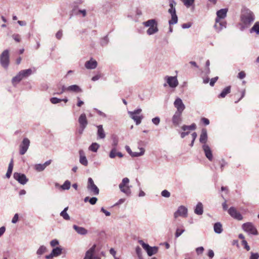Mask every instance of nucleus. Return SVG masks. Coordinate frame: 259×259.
<instances>
[{
  "label": "nucleus",
  "instance_id": "1",
  "mask_svg": "<svg viewBox=\"0 0 259 259\" xmlns=\"http://www.w3.org/2000/svg\"><path fill=\"white\" fill-rule=\"evenodd\" d=\"M255 19V15L250 10L247 8H244L242 10L240 21L243 28H248Z\"/></svg>",
  "mask_w": 259,
  "mask_h": 259
},
{
  "label": "nucleus",
  "instance_id": "2",
  "mask_svg": "<svg viewBox=\"0 0 259 259\" xmlns=\"http://www.w3.org/2000/svg\"><path fill=\"white\" fill-rule=\"evenodd\" d=\"M33 72V71L32 69L31 68L21 70L15 76L12 78V82L13 84L15 85L23 78L27 77L31 75Z\"/></svg>",
  "mask_w": 259,
  "mask_h": 259
},
{
  "label": "nucleus",
  "instance_id": "3",
  "mask_svg": "<svg viewBox=\"0 0 259 259\" xmlns=\"http://www.w3.org/2000/svg\"><path fill=\"white\" fill-rule=\"evenodd\" d=\"M170 8L168 12L171 15V19L168 21L170 25L176 24L178 22V16L176 14V3L174 0H168Z\"/></svg>",
  "mask_w": 259,
  "mask_h": 259
},
{
  "label": "nucleus",
  "instance_id": "4",
  "mask_svg": "<svg viewBox=\"0 0 259 259\" xmlns=\"http://www.w3.org/2000/svg\"><path fill=\"white\" fill-rule=\"evenodd\" d=\"M143 25L147 27H149L147 30V33L149 35L154 34L158 32V28L157 23L155 19L148 20L143 23Z\"/></svg>",
  "mask_w": 259,
  "mask_h": 259
},
{
  "label": "nucleus",
  "instance_id": "5",
  "mask_svg": "<svg viewBox=\"0 0 259 259\" xmlns=\"http://www.w3.org/2000/svg\"><path fill=\"white\" fill-rule=\"evenodd\" d=\"M130 180L127 178H124L122 180L121 182L119 185V188L120 190L124 193L127 196H130L131 195V188L132 186L129 185Z\"/></svg>",
  "mask_w": 259,
  "mask_h": 259
},
{
  "label": "nucleus",
  "instance_id": "6",
  "mask_svg": "<svg viewBox=\"0 0 259 259\" xmlns=\"http://www.w3.org/2000/svg\"><path fill=\"white\" fill-rule=\"evenodd\" d=\"M142 112L141 109H137L134 111H128V113L132 119H133L136 122L137 125L141 123L143 116L142 115H140Z\"/></svg>",
  "mask_w": 259,
  "mask_h": 259
},
{
  "label": "nucleus",
  "instance_id": "7",
  "mask_svg": "<svg viewBox=\"0 0 259 259\" xmlns=\"http://www.w3.org/2000/svg\"><path fill=\"white\" fill-rule=\"evenodd\" d=\"M139 243L142 245L143 248L146 251L148 255L150 256L156 254L158 251V247H151L148 244L145 243L143 240H139Z\"/></svg>",
  "mask_w": 259,
  "mask_h": 259
},
{
  "label": "nucleus",
  "instance_id": "8",
  "mask_svg": "<svg viewBox=\"0 0 259 259\" xmlns=\"http://www.w3.org/2000/svg\"><path fill=\"white\" fill-rule=\"evenodd\" d=\"M242 229L248 234L257 235L258 232L253 224L251 223L248 222L244 223L242 226Z\"/></svg>",
  "mask_w": 259,
  "mask_h": 259
},
{
  "label": "nucleus",
  "instance_id": "9",
  "mask_svg": "<svg viewBox=\"0 0 259 259\" xmlns=\"http://www.w3.org/2000/svg\"><path fill=\"white\" fill-rule=\"evenodd\" d=\"M87 189L92 195H98L99 193V189L94 184L93 180L89 178L88 180Z\"/></svg>",
  "mask_w": 259,
  "mask_h": 259
},
{
  "label": "nucleus",
  "instance_id": "10",
  "mask_svg": "<svg viewBox=\"0 0 259 259\" xmlns=\"http://www.w3.org/2000/svg\"><path fill=\"white\" fill-rule=\"evenodd\" d=\"M0 62L1 65L7 68L9 65V52L8 50L3 52L0 56Z\"/></svg>",
  "mask_w": 259,
  "mask_h": 259
},
{
  "label": "nucleus",
  "instance_id": "11",
  "mask_svg": "<svg viewBox=\"0 0 259 259\" xmlns=\"http://www.w3.org/2000/svg\"><path fill=\"white\" fill-rule=\"evenodd\" d=\"M30 145V140L25 138L23 139L21 144L20 145L19 153L21 155H24L27 151Z\"/></svg>",
  "mask_w": 259,
  "mask_h": 259
},
{
  "label": "nucleus",
  "instance_id": "12",
  "mask_svg": "<svg viewBox=\"0 0 259 259\" xmlns=\"http://www.w3.org/2000/svg\"><path fill=\"white\" fill-rule=\"evenodd\" d=\"M187 208L185 206L181 205L178 207L177 210L174 213V216L176 219L179 217L186 218L187 217Z\"/></svg>",
  "mask_w": 259,
  "mask_h": 259
},
{
  "label": "nucleus",
  "instance_id": "13",
  "mask_svg": "<svg viewBox=\"0 0 259 259\" xmlns=\"http://www.w3.org/2000/svg\"><path fill=\"white\" fill-rule=\"evenodd\" d=\"M228 213L234 219L241 221L243 219L241 214L234 207H231L228 210Z\"/></svg>",
  "mask_w": 259,
  "mask_h": 259
},
{
  "label": "nucleus",
  "instance_id": "14",
  "mask_svg": "<svg viewBox=\"0 0 259 259\" xmlns=\"http://www.w3.org/2000/svg\"><path fill=\"white\" fill-rule=\"evenodd\" d=\"M174 106L176 108H177V111L176 112H179L181 113L183 112L185 108V106L184 104L183 103L182 100L180 98H177L174 103Z\"/></svg>",
  "mask_w": 259,
  "mask_h": 259
},
{
  "label": "nucleus",
  "instance_id": "15",
  "mask_svg": "<svg viewBox=\"0 0 259 259\" xmlns=\"http://www.w3.org/2000/svg\"><path fill=\"white\" fill-rule=\"evenodd\" d=\"M165 80L166 81L168 85L171 88H175L179 84V82L176 76H166L165 77Z\"/></svg>",
  "mask_w": 259,
  "mask_h": 259
},
{
  "label": "nucleus",
  "instance_id": "16",
  "mask_svg": "<svg viewBox=\"0 0 259 259\" xmlns=\"http://www.w3.org/2000/svg\"><path fill=\"white\" fill-rule=\"evenodd\" d=\"M226 22L219 19H215L214 28L217 32H220L223 29L226 28Z\"/></svg>",
  "mask_w": 259,
  "mask_h": 259
},
{
  "label": "nucleus",
  "instance_id": "17",
  "mask_svg": "<svg viewBox=\"0 0 259 259\" xmlns=\"http://www.w3.org/2000/svg\"><path fill=\"white\" fill-rule=\"evenodd\" d=\"M13 177L16 180L22 185H25L28 181V179L23 174L15 172Z\"/></svg>",
  "mask_w": 259,
  "mask_h": 259
},
{
  "label": "nucleus",
  "instance_id": "18",
  "mask_svg": "<svg viewBox=\"0 0 259 259\" xmlns=\"http://www.w3.org/2000/svg\"><path fill=\"white\" fill-rule=\"evenodd\" d=\"M202 149L204 152L206 158L210 161H212L213 156L212 151L210 147L208 145H203L202 146Z\"/></svg>",
  "mask_w": 259,
  "mask_h": 259
},
{
  "label": "nucleus",
  "instance_id": "19",
  "mask_svg": "<svg viewBox=\"0 0 259 259\" xmlns=\"http://www.w3.org/2000/svg\"><path fill=\"white\" fill-rule=\"evenodd\" d=\"M182 114L181 113L175 112L172 117V122L175 126H178L182 122Z\"/></svg>",
  "mask_w": 259,
  "mask_h": 259
},
{
  "label": "nucleus",
  "instance_id": "20",
  "mask_svg": "<svg viewBox=\"0 0 259 259\" xmlns=\"http://www.w3.org/2000/svg\"><path fill=\"white\" fill-rule=\"evenodd\" d=\"M95 247V245H93L86 252L84 259H96L97 257L94 255Z\"/></svg>",
  "mask_w": 259,
  "mask_h": 259
},
{
  "label": "nucleus",
  "instance_id": "21",
  "mask_svg": "<svg viewBox=\"0 0 259 259\" xmlns=\"http://www.w3.org/2000/svg\"><path fill=\"white\" fill-rule=\"evenodd\" d=\"M97 139H104L106 137V134L103 129L102 125H97Z\"/></svg>",
  "mask_w": 259,
  "mask_h": 259
},
{
  "label": "nucleus",
  "instance_id": "22",
  "mask_svg": "<svg viewBox=\"0 0 259 259\" xmlns=\"http://www.w3.org/2000/svg\"><path fill=\"white\" fill-rule=\"evenodd\" d=\"M97 62L96 60L91 59L85 63L84 66L88 69H94L97 67Z\"/></svg>",
  "mask_w": 259,
  "mask_h": 259
},
{
  "label": "nucleus",
  "instance_id": "23",
  "mask_svg": "<svg viewBox=\"0 0 259 259\" xmlns=\"http://www.w3.org/2000/svg\"><path fill=\"white\" fill-rule=\"evenodd\" d=\"M199 141L203 145H207V131L205 128H203L201 130V133L200 136Z\"/></svg>",
  "mask_w": 259,
  "mask_h": 259
},
{
  "label": "nucleus",
  "instance_id": "24",
  "mask_svg": "<svg viewBox=\"0 0 259 259\" xmlns=\"http://www.w3.org/2000/svg\"><path fill=\"white\" fill-rule=\"evenodd\" d=\"M78 122L80 126L87 127L88 122L85 113L80 114L78 118Z\"/></svg>",
  "mask_w": 259,
  "mask_h": 259
},
{
  "label": "nucleus",
  "instance_id": "25",
  "mask_svg": "<svg viewBox=\"0 0 259 259\" xmlns=\"http://www.w3.org/2000/svg\"><path fill=\"white\" fill-rule=\"evenodd\" d=\"M227 9H222L218 11L217 12V17L216 19H219V20L224 19L227 16Z\"/></svg>",
  "mask_w": 259,
  "mask_h": 259
},
{
  "label": "nucleus",
  "instance_id": "26",
  "mask_svg": "<svg viewBox=\"0 0 259 259\" xmlns=\"http://www.w3.org/2000/svg\"><path fill=\"white\" fill-rule=\"evenodd\" d=\"M73 228L78 234L84 235L88 233V230L83 227H79L76 225H74L73 226Z\"/></svg>",
  "mask_w": 259,
  "mask_h": 259
},
{
  "label": "nucleus",
  "instance_id": "27",
  "mask_svg": "<svg viewBox=\"0 0 259 259\" xmlns=\"http://www.w3.org/2000/svg\"><path fill=\"white\" fill-rule=\"evenodd\" d=\"M194 212L197 215H201L203 213V207L201 202H198L194 209Z\"/></svg>",
  "mask_w": 259,
  "mask_h": 259
},
{
  "label": "nucleus",
  "instance_id": "28",
  "mask_svg": "<svg viewBox=\"0 0 259 259\" xmlns=\"http://www.w3.org/2000/svg\"><path fill=\"white\" fill-rule=\"evenodd\" d=\"M79 162L80 163L84 165L87 166L88 164V160L85 157V156L84 155L83 152L82 150H80L79 151Z\"/></svg>",
  "mask_w": 259,
  "mask_h": 259
},
{
  "label": "nucleus",
  "instance_id": "29",
  "mask_svg": "<svg viewBox=\"0 0 259 259\" xmlns=\"http://www.w3.org/2000/svg\"><path fill=\"white\" fill-rule=\"evenodd\" d=\"M68 92L80 93L82 92L81 88L77 85H71L67 87Z\"/></svg>",
  "mask_w": 259,
  "mask_h": 259
},
{
  "label": "nucleus",
  "instance_id": "30",
  "mask_svg": "<svg viewBox=\"0 0 259 259\" xmlns=\"http://www.w3.org/2000/svg\"><path fill=\"white\" fill-rule=\"evenodd\" d=\"M231 92V86H228L224 88L220 95L218 96L219 98H224L227 95Z\"/></svg>",
  "mask_w": 259,
  "mask_h": 259
},
{
  "label": "nucleus",
  "instance_id": "31",
  "mask_svg": "<svg viewBox=\"0 0 259 259\" xmlns=\"http://www.w3.org/2000/svg\"><path fill=\"white\" fill-rule=\"evenodd\" d=\"M213 230L215 233L221 234L223 232V227L221 223L218 222L214 224Z\"/></svg>",
  "mask_w": 259,
  "mask_h": 259
},
{
  "label": "nucleus",
  "instance_id": "32",
  "mask_svg": "<svg viewBox=\"0 0 259 259\" xmlns=\"http://www.w3.org/2000/svg\"><path fill=\"white\" fill-rule=\"evenodd\" d=\"M63 248L61 247H56L52 250V254L54 256H58L61 254Z\"/></svg>",
  "mask_w": 259,
  "mask_h": 259
},
{
  "label": "nucleus",
  "instance_id": "33",
  "mask_svg": "<svg viewBox=\"0 0 259 259\" xmlns=\"http://www.w3.org/2000/svg\"><path fill=\"white\" fill-rule=\"evenodd\" d=\"M68 209V207H65L61 212L60 215L65 220L68 221L70 219V217L69 214L67 213V211Z\"/></svg>",
  "mask_w": 259,
  "mask_h": 259
},
{
  "label": "nucleus",
  "instance_id": "34",
  "mask_svg": "<svg viewBox=\"0 0 259 259\" xmlns=\"http://www.w3.org/2000/svg\"><path fill=\"white\" fill-rule=\"evenodd\" d=\"M47 251V247L44 245H41L36 251V254L40 257Z\"/></svg>",
  "mask_w": 259,
  "mask_h": 259
},
{
  "label": "nucleus",
  "instance_id": "35",
  "mask_svg": "<svg viewBox=\"0 0 259 259\" xmlns=\"http://www.w3.org/2000/svg\"><path fill=\"white\" fill-rule=\"evenodd\" d=\"M250 32H255L256 34H259V21L256 22L252 28L250 29Z\"/></svg>",
  "mask_w": 259,
  "mask_h": 259
},
{
  "label": "nucleus",
  "instance_id": "36",
  "mask_svg": "<svg viewBox=\"0 0 259 259\" xmlns=\"http://www.w3.org/2000/svg\"><path fill=\"white\" fill-rule=\"evenodd\" d=\"M13 168V160L11 159L8 166V170L6 173V176L7 178H9L12 174Z\"/></svg>",
  "mask_w": 259,
  "mask_h": 259
},
{
  "label": "nucleus",
  "instance_id": "37",
  "mask_svg": "<svg viewBox=\"0 0 259 259\" xmlns=\"http://www.w3.org/2000/svg\"><path fill=\"white\" fill-rule=\"evenodd\" d=\"M100 148V145L97 143H93L89 147V150L93 152H97L99 148Z\"/></svg>",
  "mask_w": 259,
  "mask_h": 259
},
{
  "label": "nucleus",
  "instance_id": "38",
  "mask_svg": "<svg viewBox=\"0 0 259 259\" xmlns=\"http://www.w3.org/2000/svg\"><path fill=\"white\" fill-rule=\"evenodd\" d=\"M196 128V125L195 123H192L190 125H184L182 126V129L184 131L187 130H195Z\"/></svg>",
  "mask_w": 259,
  "mask_h": 259
},
{
  "label": "nucleus",
  "instance_id": "39",
  "mask_svg": "<svg viewBox=\"0 0 259 259\" xmlns=\"http://www.w3.org/2000/svg\"><path fill=\"white\" fill-rule=\"evenodd\" d=\"M140 152H133V153L131 155L133 157H139L141 156H142L145 153V149L143 148H140Z\"/></svg>",
  "mask_w": 259,
  "mask_h": 259
},
{
  "label": "nucleus",
  "instance_id": "40",
  "mask_svg": "<svg viewBox=\"0 0 259 259\" xmlns=\"http://www.w3.org/2000/svg\"><path fill=\"white\" fill-rule=\"evenodd\" d=\"M71 183L69 181L66 180L64 184L61 186V188L63 190H68L70 189Z\"/></svg>",
  "mask_w": 259,
  "mask_h": 259
},
{
  "label": "nucleus",
  "instance_id": "41",
  "mask_svg": "<svg viewBox=\"0 0 259 259\" xmlns=\"http://www.w3.org/2000/svg\"><path fill=\"white\" fill-rule=\"evenodd\" d=\"M118 151L117 150V149L115 147H113L110 153H109V156L110 158H114L116 156H117V153Z\"/></svg>",
  "mask_w": 259,
  "mask_h": 259
},
{
  "label": "nucleus",
  "instance_id": "42",
  "mask_svg": "<svg viewBox=\"0 0 259 259\" xmlns=\"http://www.w3.org/2000/svg\"><path fill=\"white\" fill-rule=\"evenodd\" d=\"M184 5L187 7L189 8L192 6L194 3L195 0H181Z\"/></svg>",
  "mask_w": 259,
  "mask_h": 259
},
{
  "label": "nucleus",
  "instance_id": "43",
  "mask_svg": "<svg viewBox=\"0 0 259 259\" xmlns=\"http://www.w3.org/2000/svg\"><path fill=\"white\" fill-rule=\"evenodd\" d=\"M34 169L38 172L43 171L45 168L43 164H36L34 165Z\"/></svg>",
  "mask_w": 259,
  "mask_h": 259
},
{
  "label": "nucleus",
  "instance_id": "44",
  "mask_svg": "<svg viewBox=\"0 0 259 259\" xmlns=\"http://www.w3.org/2000/svg\"><path fill=\"white\" fill-rule=\"evenodd\" d=\"M185 230L183 229L177 228L175 233V236L176 238L180 237L184 232Z\"/></svg>",
  "mask_w": 259,
  "mask_h": 259
},
{
  "label": "nucleus",
  "instance_id": "45",
  "mask_svg": "<svg viewBox=\"0 0 259 259\" xmlns=\"http://www.w3.org/2000/svg\"><path fill=\"white\" fill-rule=\"evenodd\" d=\"M61 101H62V99L56 97H53L50 99V102L53 104H58Z\"/></svg>",
  "mask_w": 259,
  "mask_h": 259
},
{
  "label": "nucleus",
  "instance_id": "46",
  "mask_svg": "<svg viewBox=\"0 0 259 259\" xmlns=\"http://www.w3.org/2000/svg\"><path fill=\"white\" fill-rule=\"evenodd\" d=\"M108 42H109L108 38L107 36H106L101 39V45L102 46H106V45H107Z\"/></svg>",
  "mask_w": 259,
  "mask_h": 259
},
{
  "label": "nucleus",
  "instance_id": "47",
  "mask_svg": "<svg viewBox=\"0 0 259 259\" xmlns=\"http://www.w3.org/2000/svg\"><path fill=\"white\" fill-rule=\"evenodd\" d=\"M162 196L166 198H168L170 196V193L166 190H164L161 192V193Z\"/></svg>",
  "mask_w": 259,
  "mask_h": 259
},
{
  "label": "nucleus",
  "instance_id": "48",
  "mask_svg": "<svg viewBox=\"0 0 259 259\" xmlns=\"http://www.w3.org/2000/svg\"><path fill=\"white\" fill-rule=\"evenodd\" d=\"M250 254L251 255L250 256L249 259H258L259 254L258 253H253L251 252Z\"/></svg>",
  "mask_w": 259,
  "mask_h": 259
},
{
  "label": "nucleus",
  "instance_id": "49",
  "mask_svg": "<svg viewBox=\"0 0 259 259\" xmlns=\"http://www.w3.org/2000/svg\"><path fill=\"white\" fill-rule=\"evenodd\" d=\"M242 244L244 245V248H245L247 251L250 250V247L248 245L247 241L245 240H242Z\"/></svg>",
  "mask_w": 259,
  "mask_h": 259
},
{
  "label": "nucleus",
  "instance_id": "50",
  "mask_svg": "<svg viewBox=\"0 0 259 259\" xmlns=\"http://www.w3.org/2000/svg\"><path fill=\"white\" fill-rule=\"evenodd\" d=\"M59 241L57 239L52 240L50 242V245L52 247H55L59 244Z\"/></svg>",
  "mask_w": 259,
  "mask_h": 259
},
{
  "label": "nucleus",
  "instance_id": "51",
  "mask_svg": "<svg viewBox=\"0 0 259 259\" xmlns=\"http://www.w3.org/2000/svg\"><path fill=\"white\" fill-rule=\"evenodd\" d=\"M160 120V118L158 117H154L152 119V121L153 123V124H154L156 125H157L159 124Z\"/></svg>",
  "mask_w": 259,
  "mask_h": 259
},
{
  "label": "nucleus",
  "instance_id": "52",
  "mask_svg": "<svg viewBox=\"0 0 259 259\" xmlns=\"http://www.w3.org/2000/svg\"><path fill=\"white\" fill-rule=\"evenodd\" d=\"M136 253H137L138 257L140 258L142 256V250H141V248L139 246L136 247Z\"/></svg>",
  "mask_w": 259,
  "mask_h": 259
},
{
  "label": "nucleus",
  "instance_id": "53",
  "mask_svg": "<svg viewBox=\"0 0 259 259\" xmlns=\"http://www.w3.org/2000/svg\"><path fill=\"white\" fill-rule=\"evenodd\" d=\"M97 200H98L97 198H96L95 197H93L90 198L89 202L91 204L94 205L96 203Z\"/></svg>",
  "mask_w": 259,
  "mask_h": 259
},
{
  "label": "nucleus",
  "instance_id": "54",
  "mask_svg": "<svg viewBox=\"0 0 259 259\" xmlns=\"http://www.w3.org/2000/svg\"><path fill=\"white\" fill-rule=\"evenodd\" d=\"M13 38L17 42L20 41V36L18 34H14L12 35Z\"/></svg>",
  "mask_w": 259,
  "mask_h": 259
},
{
  "label": "nucleus",
  "instance_id": "55",
  "mask_svg": "<svg viewBox=\"0 0 259 259\" xmlns=\"http://www.w3.org/2000/svg\"><path fill=\"white\" fill-rule=\"evenodd\" d=\"M63 35L62 31L61 30H59L56 34V37L57 39H60Z\"/></svg>",
  "mask_w": 259,
  "mask_h": 259
},
{
  "label": "nucleus",
  "instance_id": "56",
  "mask_svg": "<svg viewBox=\"0 0 259 259\" xmlns=\"http://www.w3.org/2000/svg\"><path fill=\"white\" fill-rule=\"evenodd\" d=\"M18 218H19L18 214L16 213L12 220V223L13 224H16L18 221Z\"/></svg>",
  "mask_w": 259,
  "mask_h": 259
},
{
  "label": "nucleus",
  "instance_id": "57",
  "mask_svg": "<svg viewBox=\"0 0 259 259\" xmlns=\"http://www.w3.org/2000/svg\"><path fill=\"white\" fill-rule=\"evenodd\" d=\"M218 79V77H215L210 79V81L209 83V84L210 86L213 87L215 83V82Z\"/></svg>",
  "mask_w": 259,
  "mask_h": 259
},
{
  "label": "nucleus",
  "instance_id": "58",
  "mask_svg": "<svg viewBox=\"0 0 259 259\" xmlns=\"http://www.w3.org/2000/svg\"><path fill=\"white\" fill-rule=\"evenodd\" d=\"M66 91H68L67 87H65V85H62L60 92L58 93V94H62Z\"/></svg>",
  "mask_w": 259,
  "mask_h": 259
},
{
  "label": "nucleus",
  "instance_id": "59",
  "mask_svg": "<svg viewBox=\"0 0 259 259\" xmlns=\"http://www.w3.org/2000/svg\"><path fill=\"white\" fill-rule=\"evenodd\" d=\"M246 76L245 73L244 71L240 72L238 74V77L239 79H243Z\"/></svg>",
  "mask_w": 259,
  "mask_h": 259
},
{
  "label": "nucleus",
  "instance_id": "60",
  "mask_svg": "<svg viewBox=\"0 0 259 259\" xmlns=\"http://www.w3.org/2000/svg\"><path fill=\"white\" fill-rule=\"evenodd\" d=\"M95 110L97 111V113L101 116L103 117H106V115L105 113H103L101 111L95 108Z\"/></svg>",
  "mask_w": 259,
  "mask_h": 259
},
{
  "label": "nucleus",
  "instance_id": "61",
  "mask_svg": "<svg viewBox=\"0 0 259 259\" xmlns=\"http://www.w3.org/2000/svg\"><path fill=\"white\" fill-rule=\"evenodd\" d=\"M201 121L204 123V124L205 125H207L209 124V120H208V119H207L206 118H205V117L202 118Z\"/></svg>",
  "mask_w": 259,
  "mask_h": 259
},
{
  "label": "nucleus",
  "instance_id": "62",
  "mask_svg": "<svg viewBox=\"0 0 259 259\" xmlns=\"http://www.w3.org/2000/svg\"><path fill=\"white\" fill-rule=\"evenodd\" d=\"M192 24L191 23H184L182 25V27L183 29L189 28L191 26Z\"/></svg>",
  "mask_w": 259,
  "mask_h": 259
},
{
  "label": "nucleus",
  "instance_id": "63",
  "mask_svg": "<svg viewBox=\"0 0 259 259\" xmlns=\"http://www.w3.org/2000/svg\"><path fill=\"white\" fill-rule=\"evenodd\" d=\"M101 74H97L96 75L93 76L92 78V80H93L94 81H97L98 79H99L101 78Z\"/></svg>",
  "mask_w": 259,
  "mask_h": 259
},
{
  "label": "nucleus",
  "instance_id": "64",
  "mask_svg": "<svg viewBox=\"0 0 259 259\" xmlns=\"http://www.w3.org/2000/svg\"><path fill=\"white\" fill-rule=\"evenodd\" d=\"M101 211L103 212L106 216H110V212L107 210H106V209H104V207H102L101 208Z\"/></svg>",
  "mask_w": 259,
  "mask_h": 259
}]
</instances>
